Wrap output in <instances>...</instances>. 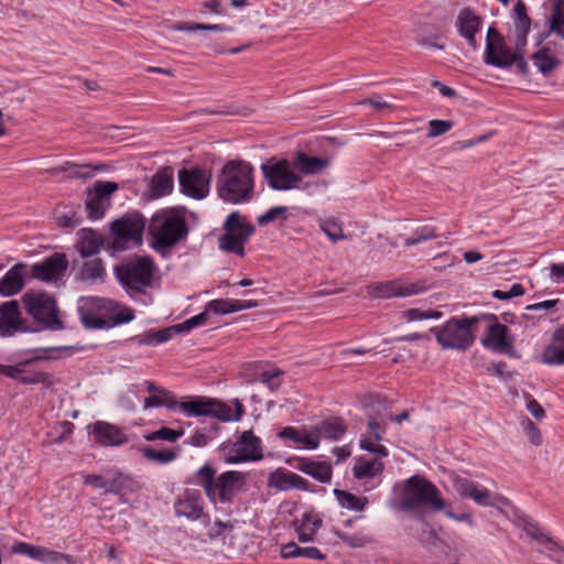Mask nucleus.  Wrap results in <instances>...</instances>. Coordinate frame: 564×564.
<instances>
[{
  "mask_svg": "<svg viewBox=\"0 0 564 564\" xmlns=\"http://www.w3.org/2000/svg\"><path fill=\"white\" fill-rule=\"evenodd\" d=\"M143 456L149 460H154L160 464H167L176 458V453L172 449L156 451L152 447H145L142 451Z\"/></svg>",
  "mask_w": 564,
  "mask_h": 564,
  "instance_id": "nucleus-55",
  "label": "nucleus"
},
{
  "mask_svg": "<svg viewBox=\"0 0 564 564\" xmlns=\"http://www.w3.org/2000/svg\"><path fill=\"white\" fill-rule=\"evenodd\" d=\"M253 172L249 162L242 159L228 161L221 169V176H251Z\"/></svg>",
  "mask_w": 564,
  "mask_h": 564,
  "instance_id": "nucleus-45",
  "label": "nucleus"
},
{
  "mask_svg": "<svg viewBox=\"0 0 564 564\" xmlns=\"http://www.w3.org/2000/svg\"><path fill=\"white\" fill-rule=\"evenodd\" d=\"M333 532L345 545L352 549L364 547L372 542V538L364 531L348 533L338 529H334Z\"/></svg>",
  "mask_w": 564,
  "mask_h": 564,
  "instance_id": "nucleus-42",
  "label": "nucleus"
},
{
  "mask_svg": "<svg viewBox=\"0 0 564 564\" xmlns=\"http://www.w3.org/2000/svg\"><path fill=\"white\" fill-rule=\"evenodd\" d=\"M180 186L184 195L203 199L210 191V178H180Z\"/></svg>",
  "mask_w": 564,
  "mask_h": 564,
  "instance_id": "nucleus-37",
  "label": "nucleus"
},
{
  "mask_svg": "<svg viewBox=\"0 0 564 564\" xmlns=\"http://www.w3.org/2000/svg\"><path fill=\"white\" fill-rule=\"evenodd\" d=\"M207 319H208V311L205 307V310L202 313L184 321L183 323L173 325V327H175V334L186 333V332L192 330L195 327L205 325L207 323Z\"/></svg>",
  "mask_w": 564,
  "mask_h": 564,
  "instance_id": "nucleus-52",
  "label": "nucleus"
},
{
  "mask_svg": "<svg viewBox=\"0 0 564 564\" xmlns=\"http://www.w3.org/2000/svg\"><path fill=\"white\" fill-rule=\"evenodd\" d=\"M532 59L538 69L543 74L550 73L558 64L556 58L547 54V50L536 52L533 54Z\"/></svg>",
  "mask_w": 564,
  "mask_h": 564,
  "instance_id": "nucleus-50",
  "label": "nucleus"
},
{
  "mask_svg": "<svg viewBox=\"0 0 564 564\" xmlns=\"http://www.w3.org/2000/svg\"><path fill=\"white\" fill-rule=\"evenodd\" d=\"M44 173L61 174L69 176H89L91 173H113L116 170L111 164H78L70 161H64L61 164L46 167Z\"/></svg>",
  "mask_w": 564,
  "mask_h": 564,
  "instance_id": "nucleus-21",
  "label": "nucleus"
},
{
  "mask_svg": "<svg viewBox=\"0 0 564 564\" xmlns=\"http://www.w3.org/2000/svg\"><path fill=\"white\" fill-rule=\"evenodd\" d=\"M224 229L225 234L218 240L219 249L242 257L245 245L253 235L254 227L239 212H232L227 216Z\"/></svg>",
  "mask_w": 564,
  "mask_h": 564,
  "instance_id": "nucleus-9",
  "label": "nucleus"
},
{
  "mask_svg": "<svg viewBox=\"0 0 564 564\" xmlns=\"http://www.w3.org/2000/svg\"><path fill=\"white\" fill-rule=\"evenodd\" d=\"M423 286L417 283H408L401 280H391L371 283L367 292L372 297L391 299L406 297L420 293Z\"/></svg>",
  "mask_w": 564,
  "mask_h": 564,
  "instance_id": "nucleus-17",
  "label": "nucleus"
},
{
  "mask_svg": "<svg viewBox=\"0 0 564 564\" xmlns=\"http://www.w3.org/2000/svg\"><path fill=\"white\" fill-rule=\"evenodd\" d=\"M11 552L26 555L41 563H56L61 560L69 561V556L66 554L22 541L15 542L11 547Z\"/></svg>",
  "mask_w": 564,
  "mask_h": 564,
  "instance_id": "nucleus-22",
  "label": "nucleus"
},
{
  "mask_svg": "<svg viewBox=\"0 0 564 564\" xmlns=\"http://www.w3.org/2000/svg\"><path fill=\"white\" fill-rule=\"evenodd\" d=\"M322 231L333 241L343 240L346 236L343 232L341 225L335 218H328L319 221Z\"/></svg>",
  "mask_w": 564,
  "mask_h": 564,
  "instance_id": "nucleus-49",
  "label": "nucleus"
},
{
  "mask_svg": "<svg viewBox=\"0 0 564 564\" xmlns=\"http://www.w3.org/2000/svg\"><path fill=\"white\" fill-rule=\"evenodd\" d=\"M480 319H494V315L453 317L442 327H432L431 332L444 349L466 350L475 341L473 328Z\"/></svg>",
  "mask_w": 564,
  "mask_h": 564,
  "instance_id": "nucleus-5",
  "label": "nucleus"
},
{
  "mask_svg": "<svg viewBox=\"0 0 564 564\" xmlns=\"http://www.w3.org/2000/svg\"><path fill=\"white\" fill-rule=\"evenodd\" d=\"M105 274L106 270L101 259L85 261L79 272L80 279L88 282L101 280Z\"/></svg>",
  "mask_w": 564,
  "mask_h": 564,
  "instance_id": "nucleus-44",
  "label": "nucleus"
},
{
  "mask_svg": "<svg viewBox=\"0 0 564 564\" xmlns=\"http://www.w3.org/2000/svg\"><path fill=\"white\" fill-rule=\"evenodd\" d=\"M144 227L145 219L138 213L127 214L112 221L110 228L113 235V249L126 250L131 245H140L142 242V232Z\"/></svg>",
  "mask_w": 564,
  "mask_h": 564,
  "instance_id": "nucleus-10",
  "label": "nucleus"
},
{
  "mask_svg": "<svg viewBox=\"0 0 564 564\" xmlns=\"http://www.w3.org/2000/svg\"><path fill=\"white\" fill-rule=\"evenodd\" d=\"M523 427H524V431H525L530 442L536 446L541 445L542 435H541V432L538 429V426L532 421L527 419V421L523 423Z\"/></svg>",
  "mask_w": 564,
  "mask_h": 564,
  "instance_id": "nucleus-61",
  "label": "nucleus"
},
{
  "mask_svg": "<svg viewBox=\"0 0 564 564\" xmlns=\"http://www.w3.org/2000/svg\"><path fill=\"white\" fill-rule=\"evenodd\" d=\"M524 531L525 533L533 540H535L536 542H539L541 545H543L545 543V541H547V535L544 534L538 524L535 523H527L524 525Z\"/></svg>",
  "mask_w": 564,
  "mask_h": 564,
  "instance_id": "nucleus-63",
  "label": "nucleus"
},
{
  "mask_svg": "<svg viewBox=\"0 0 564 564\" xmlns=\"http://www.w3.org/2000/svg\"><path fill=\"white\" fill-rule=\"evenodd\" d=\"M197 401L212 403V405H209V408H208L212 413L200 414V416H210V417H215L223 422H229V421L241 420V417L245 413L243 405L239 399L234 400V404H235V413L234 414H232L229 405H227L226 403H224L217 399L197 397Z\"/></svg>",
  "mask_w": 564,
  "mask_h": 564,
  "instance_id": "nucleus-26",
  "label": "nucleus"
},
{
  "mask_svg": "<svg viewBox=\"0 0 564 564\" xmlns=\"http://www.w3.org/2000/svg\"><path fill=\"white\" fill-rule=\"evenodd\" d=\"M360 448L370 453H376L381 457L388 456V449L383 445L377 444L375 441L369 438L360 440Z\"/></svg>",
  "mask_w": 564,
  "mask_h": 564,
  "instance_id": "nucleus-62",
  "label": "nucleus"
},
{
  "mask_svg": "<svg viewBox=\"0 0 564 564\" xmlns=\"http://www.w3.org/2000/svg\"><path fill=\"white\" fill-rule=\"evenodd\" d=\"M550 31L564 40V0H553L550 13Z\"/></svg>",
  "mask_w": 564,
  "mask_h": 564,
  "instance_id": "nucleus-43",
  "label": "nucleus"
},
{
  "mask_svg": "<svg viewBox=\"0 0 564 564\" xmlns=\"http://www.w3.org/2000/svg\"><path fill=\"white\" fill-rule=\"evenodd\" d=\"M151 247L158 252L164 253L176 243L186 239L188 226L184 216L173 208L156 212L149 224Z\"/></svg>",
  "mask_w": 564,
  "mask_h": 564,
  "instance_id": "nucleus-1",
  "label": "nucleus"
},
{
  "mask_svg": "<svg viewBox=\"0 0 564 564\" xmlns=\"http://www.w3.org/2000/svg\"><path fill=\"white\" fill-rule=\"evenodd\" d=\"M291 164L288 160L271 159L268 163L261 165L263 176L283 177L295 176L291 171Z\"/></svg>",
  "mask_w": 564,
  "mask_h": 564,
  "instance_id": "nucleus-41",
  "label": "nucleus"
},
{
  "mask_svg": "<svg viewBox=\"0 0 564 564\" xmlns=\"http://www.w3.org/2000/svg\"><path fill=\"white\" fill-rule=\"evenodd\" d=\"M403 494L399 509L404 512L416 513L422 508L432 511L445 510L446 502L440 489L421 475H413L403 482Z\"/></svg>",
  "mask_w": 564,
  "mask_h": 564,
  "instance_id": "nucleus-4",
  "label": "nucleus"
},
{
  "mask_svg": "<svg viewBox=\"0 0 564 564\" xmlns=\"http://www.w3.org/2000/svg\"><path fill=\"white\" fill-rule=\"evenodd\" d=\"M268 185L275 191L300 189L305 191L310 195L318 193L321 188H326L325 181H304V178H267Z\"/></svg>",
  "mask_w": 564,
  "mask_h": 564,
  "instance_id": "nucleus-29",
  "label": "nucleus"
},
{
  "mask_svg": "<svg viewBox=\"0 0 564 564\" xmlns=\"http://www.w3.org/2000/svg\"><path fill=\"white\" fill-rule=\"evenodd\" d=\"M139 489L138 482L129 475L119 470L107 473V491L111 494H128Z\"/></svg>",
  "mask_w": 564,
  "mask_h": 564,
  "instance_id": "nucleus-34",
  "label": "nucleus"
},
{
  "mask_svg": "<svg viewBox=\"0 0 564 564\" xmlns=\"http://www.w3.org/2000/svg\"><path fill=\"white\" fill-rule=\"evenodd\" d=\"M453 127V122L448 120L433 119L429 122V138H436L449 131Z\"/></svg>",
  "mask_w": 564,
  "mask_h": 564,
  "instance_id": "nucleus-60",
  "label": "nucleus"
},
{
  "mask_svg": "<svg viewBox=\"0 0 564 564\" xmlns=\"http://www.w3.org/2000/svg\"><path fill=\"white\" fill-rule=\"evenodd\" d=\"M68 268V260L65 253L55 252L41 262L31 267L30 275L45 283H57L63 279Z\"/></svg>",
  "mask_w": 564,
  "mask_h": 564,
  "instance_id": "nucleus-13",
  "label": "nucleus"
},
{
  "mask_svg": "<svg viewBox=\"0 0 564 564\" xmlns=\"http://www.w3.org/2000/svg\"><path fill=\"white\" fill-rule=\"evenodd\" d=\"M183 434H184L183 430L176 431V430H172L170 427H161L160 430L145 435L144 438L150 442L156 441V440L176 442Z\"/></svg>",
  "mask_w": 564,
  "mask_h": 564,
  "instance_id": "nucleus-58",
  "label": "nucleus"
},
{
  "mask_svg": "<svg viewBox=\"0 0 564 564\" xmlns=\"http://www.w3.org/2000/svg\"><path fill=\"white\" fill-rule=\"evenodd\" d=\"M437 235L435 232V228L429 225L423 226L417 231L413 232L411 237L405 239L404 245L406 247L417 245L420 242L434 239Z\"/></svg>",
  "mask_w": 564,
  "mask_h": 564,
  "instance_id": "nucleus-57",
  "label": "nucleus"
},
{
  "mask_svg": "<svg viewBox=\"0 0 564 564\" xmlns=\"http://www.w3.org/2000/svg\"><path fill=\"white\" fill-rule=\"evenodd\" d=\"M540 360L544 365H564V327L554 332L551 343L543 349Z\"/></svg>",
  "mask_w": 564,
  "mask_h": 564,
  "instance_id": "nucleus-31",
  "label": "nucleus"
},
{
  "mask_svg": "<svg viewBox=\"0 0 564 564\" xmlns=\"http://www.w3.org/2000/svg\"><path fill=\"white\" fill-rule=\"evenodd\" d=\"M486 42V64H490L499 68H508L516 65L519 73H528L529 65L523 57L520 44L517 45V51L513 53L511 48L506 45L499 32L492 26L487 31Z\"/></svg>",
  "mask_w": 564,
  "mask_h": 564,
  "instance_id": "nucleus-8",
  "label": "nucleus"
},
{
  "mask_svg": "<svg viewBox=\"0 0 564 564\" xmlns=\"http://www.w3.org/2000/svg\"><path fill=\"white\" fill-rule=\"evenodd\" d=\"M490 324L487 326L486 336L481 339L484 347L494 351L508 352L512 348V338L509 336V328L494 319H487Z\"/></svg>",
  "mask_w": 564,
  "mask_h": 564,
  "instance_id": "nucleus-20",
  "label": "nucleus"
},
{
  "mask_svg": "<svg viewBox=\"0 0 564 564\" xmlns=\"http://www.w3.org/2000/svg\"><path fill=\"white\" fill-rule=\"evenodd\" d=\"M155 263L150 257H137L120 263L115 268L119 283L130 294H143L153 282Z\"/></svg>",
  "mask_w": 564,
  "mask_h": 564,
  "instance_id": "nucleus-6",
  "label": "nucleus"
},
{
  "mask_svg": "<svg viewBox=\"0 0 564 564\" xmlns=\"http://www.w3.org/2000/svg\"><path fill=\"white\" fill-rule=\"evenodd\" d=\"M456 25L459 34L464 39H466V41L473 48H476L477 42L475 35L480 30L481 19L471 10L464 9L459 12L457 17Z\"/></svg>",
  "mask_w": 564,
  "mask_h": 564,
  "instance_id": "nucleus-30",
  "label": "nucleus"
},
{
  "mask_svg": "<svg viewBox=\"0 0 564 564\" xmlns=\"http://www.w3.org/2000/svg\"><path fill=\"white\" fill-rule=\"evenodd\" d=\"M402 315L406 322H416L424 319H438L443 316V313L435 310L422 311L420 308H409L402 312Z\"/></svg>",
  "mask_w": 564,
  "mask_h": 564,
  "instance_id": "nucleus-51",
  "label": "nucleus"
},
{
  "mask_svg": "<svg viewBox=\"0 0 564 564\" xmlns=\"http://www.w3.org/2000/svg\"><path fill=\"white\" fill-rule=\"evenodd\" d=\"M174 512L176 517H184L196 521L205 516L204 500L197 489H185L174 501Z\"/></svg>",
  "mask_w": 564,
  "mask_h": 564,
  "instance_id": "nucleus-19",
  "label": "nucleus"
},
{
  "mask_svg": "<svg viewBox=\"0 0 564 564\" xmlns=\"http://www.w3.org/2000/svg\"><path fill=\"white\" fill-rule=\"evenodd\" d=\"M175 334V327L169 326L162 329H150L142 334L135 335L131 338L135 344L140 346H156L169 341Z\"/></svg>",
  "mask_w": 564,
  "mask_h": 564,
  "instance_id": "nucleus-36",
  "label": "nucleus"
},
{
  "mask_svg": "<svg viewBox=\"0 0 564 564\" xmlns=\"http://www.w3.org/2000/svg\"><path fill=\"white\" fill-rule=\"evenodd\" d=\"M263 457L261 440L251 430L241 433L239 440L230 448L226 457L229 464H237L247 460H259Z\"/></svg>",
  "mask_w": 564,
  "mask_h": 564,
  "instance_id": "nucleus-14",
  "label": "nucleus"
},
{
  "mask_svg": "<svg viewBox=\"0 0 564 564\" xmlns=\"http://www.w3.org/2000/svg\"><path fill=\"white\" fill-rule=\"evenodd\" d=\"M22 384H43L45 388H52L54 380L52 375L44 371H28L24 368L21 377Z\"/></svg>",
  "mask_w": 564,
  "mask_h": 564,
  "instance_id": "nucleus-47",
  "label": "nucleus"
},
{
  "mask_svg": "<svg viewBox=\"0 0 564 564\" xmlns=\"http://www.w3.org/2000/svg\"><path fill=\"white\" fill-rule=\"evenodd\" d=\"M542 553L546 554L551 560L557 563H564V547L561 546L557 542H555L550 536L547 541L543 544Z\"/></svg>",
  "mask_w": 564,
  "mask_h": 564,
  "instance_id": "nucleus-59",
  "label": "nucleus"
},
{
  "mask_svg": "<svg viewBox=\"0 0 564 564\" xmlns=\"http://www.w3.org/2000/svg\"><path fill=\"white\" fill-rule=\"evenodd\" d=\"M347 431V425L339 417H332L328 420L322 421L315 427V432L318 437L337 441L339 440Z\"/></svg>",
  "mask_w": 564,
  "mask_h": 564,
  "instance_id": "nucleus-38",
  "label": "nucleus"
},
{
  "mask_svg": "<svg viewBox=\"0 0 564 564\" xmlns=\"http://www.w3.org/2000/svg\"><path fill=\"white\" fill-rule=\"evenodd\" d=\"M268 485L271 488H275L280 491H285L290 489H308V480L303 478L302 476L284 469H278L270 474L268 479Z\"/></svg>",
  "mask_w": 564,
  "mask_h": 564,
  "instance_id": "nucleus-27",
  "label": "nucleus"
},
{
  "mask_svg": "<svg viewBox=\"0 0 564 564\" xmlns=\"http://www.w3.org/2000/svg\"><path fill=\"white\" fill-rule=\"evenodd\" d=\"M21 300L26 313L45 329L65 328L55 299L46 292L29 290Z\"/></svg>",
  "mask_w": 564,
  "mask_h": 564,
  "instance_id": "nucleus-7",
  "label": "nucleus"
},
{
  "mask_svg": "<svg viewBox=\"0 0 564 564\" xmlns=\"http://www.w3.org/2000/svg\"><path fill=\"white\" fill-rule=\"evenodd\" d=\"M199 485L213 503H231L237 492L246 484V476L241 471L227 470L216 478V469L210 464L203 465L195 474Z\"/></svg>",
  "mask_w": 564,
  "mask_h": 564,
  "instance_id": "nucleus-2",
  "label": "nucleus"
},
{
  "mask_svg": "<svg viewBox=\"0 0 564 564\" xmlns=\"http://www.w3.org/2000/svg\"><path fill=\"white\" fill-rule=\"evenodd\" d=\"M288 218V207L276 206L267 210L264 214L258 216L257 223L259 226L263 227L270 223L276 220H285Z\"/></svg>",
  "mask_w": 564,
  "mask_h": 564,
  "instance_id": "nucleus-53",
  "label": "nucleus"
},
{
  "mask_svg": "<svg viewBox=\"0 0 564 564\" xmlns=\"http://www.w3.org/2000/svg\"><path fill=\"white\" fill-rule=\"evenodd\" d=\"M284 372L280 369L265 370L260 373V381L265 384L271 391L278 390L282 384V377Z\"/></svg>",
  "mask_w": 564,
  "mask_h": 564,
  "instance_id": "nucleus-56",
  "label": "nucleus"
},
{
  "mask_svg": "<svg viewBox=\"0 0 564 564\" xmlns=\"http://www.w3.org/2000/svg\"><path fill=\"white\" fill-rule=\"evenodd\" d=\"M84 484L96 489H105L107 491V477L105 476L88 474L84 477Z\"/></svg>",
  "mask_w": 564,
  "mask_h": 564,
  "instance_id": "nucleus-64",
  "label": "nucleus"
},
{
  "mask_svg": "<svg viewBox=\"0 0 564 564\" xmlns=\"http://www.w3.org/2000/svg\"><path fill=\"white\" fill-rule=\"evenodd\" d=\"M454 490L465 499H471L476 505L481 507L502 508L510 505L508 498L491 492L486 487L465 477L456 476L453 479Z\"/></svg>",
  "mask_w": 564,
  "mask_h": 564,
  "instance_id": "nucleus-11",
  "label": "nucleus"
},
{
  "mask_svg": "<svg viewBox=\"0 0 564 564\" xmlns=\"http://www.w3.org/2000/svg\"><path fill=\"white\" fill-rule=\"evenodd\" d=\"M78 313L83 325L90 329H109L134 318L131 308L120 307L110 300L99 297L86 300L78 307Z\"/></svg>",
  "mask_w": 564,
  "mask_h": 564,
  "instance_id": "nucleus-3",
  "label": "nucleus"
},
{
  "mask_svg": "<svg viewBox=\"0 0 564 564\" xmlns=\"http://www.w3.org/2000/svg\"><path fill=\"white\" fill-rule=\"evenodd\" d=\"M118 189L115 182H96L93 189L87 193L86 210L90 219L97 220L105 216L110 196Z\"/></svg>",
  "mask_w": 564,
  "mask_h": 564,
  "instance_id": "nucleus-15",
  "label": "nucleus"
},
{
  "mask_svg": "<svg viewBox=\"0 0 564 564\" xmlns=\"http://www.w3.org/2000/svg\"><path fill=\"white\" fill-rule=\"evenodd\" d=\"M173 189V178H151L149 197L156 199L169 195Z\"/></svg>",
  "mask_w": 564,
  "mask_h": 564,
  "instance_id": "nucleus-48",
  "label": "nucleus"
},
{
  "mask_svg": "<svg viewBox=\"0 0 564 564\" xmlns=\"http://www.w3.org/2000/svg\"><path fill=\"white\" fill-rule=\"evenodd\" d=\"M22 318L17 301H9L0 305V333L11 336L22 330Z\"/></svg>",
  "mask_w": 564,
  "mask_h": 564,
  "instance_id": "nucleus-28",
  "label": "nucleus"
},
{
  "mask_svg": "<svg viewBox=\"0 0 564 564\" xmlns=\"http://www.w3.org/2000/svg\"><path fill=\"white\" fill-rule=\"evenodd\" d=\"M93 435L101 446H120L128 442L122 429L105 421H97L93 424Z\"/></svg>",
  "mask_w": 564,
  "mask_h": 564,
  "instance_id": "nucleus-24",
  "label": "nucleus"
},
{
  "mask_svg": "<svg viewBox=\"0 0 564 564\" xmlns=\"http://www.w3.org/2000/svg\"><path fill=\"white\" fill-rule=\"evenodd\" d=\"M54 219L59 227L66 229H73L80 224V217L73 207L67 206L61 209H55Z\"/></svg>",
  "mask_w": 564,
  "mask_h": 564,
  "instance_id": "nucleus-46",
  "label": "nucleus"
},
{
  "mask_svg": "<svg viewBox=\"0 0 564 564\" xmlns=\"http://www.w3.org/2000/svg\"><path fill=\"white\" fill-rule=\"evenodd\" d=\"M382 470L383 464L379 459L359 457L352 468V475L356 479H366L380 475Z\"/></svg>",
  "mask_w": 564,
  "mask_h": 564,
  "instance_id": "nucleus-39",
  "label": "nucleus"
},
{
  "mask_svg": "<svg viewBox=\"0 0 564 564\" xmlns=\"http://www.w3.org/2000/svg\"><path fill=\"white\" fill-rule=\"evenodd\" d=\"M217 191L225 202L234 204L247 202L253 191V178H220Z\"/></svg>",
  "mask_w": 564,
  "mask_h": 564,
  "instance_id": "nucleus-18",
  "label": "nucleus"
},
{
  "mask_svg": "<svg viewBox=\"0 0 564 564\" xmlns=\"http://www.w3.org/2000/svg\"><path fill=\"white\" fill-rule=\"evenodd\" d=\"M212 403L197 401V397L188 401H176L171 397L152 394L144 399V408L166 406L169 410H178L187 416L198 417L200 414L212 413L208 409Z\"/></svg>",
  "mask_w": 564,
  "mask_h": 564,
  "instance_id": "nucleus-12",
  "label": "nucleus"
},
{
  "mask_svg": "<svg viewBox=\"0 0 564 564\" xmlns=\"http://www.w3.org/2000/svg\"><path fill=\"white\" fill-rule=\"evenodd\" d=\"M102 243V237L90 228H82L77 232L76 250L83 258L98 253Z\"/></svg>",
  "mask_w": 564,
  "mask_h": 564,
  "instance_id": "nucleus-32",
  "label": "nucleus"
},
{
  "mask_svg": "<svg viewBox=\"0 0 564 564\" xmlns=\"http://www.w3.org/2000/svg\"><path fill=\"white\" fill-rule=\"evenodd\" d=\"M206 308L214 314H230L237 312L236 300L218 299L213 300L206 304Z\"/></svg>",
  "mask_w": 564,
  "mask_h": 564,
  "instance_id": "nucleus-54",
  "label": "nucleus"
},
{
  "mask_svg": "<svg viewBox=\"0 0 564 564\" xmlns=\"http://www.w3.org/2000/svg\"><path fill=\"white\" fill-rule=\"evenodd\" d=\"M321 527L322 519L313 513H303L302 518L297 521L295 527L299 541L302 543L314 541L315 535Z\"/></svg>",
  "mask_w": 564,
  "mask_h": 564,
  "instance_id": "nucleus-35",
  "label": "nucleus"
},
{
  "mask_svg": "<svg viewBox=\"0 0 564 564\" xmlns=\"http://www.w3.org/2000/svg\"><path fill=\"white\" fill-rule=\"evenodd\" d=\"M334 496L339 506L348 510L362 511L368 505L367 497H359L346 490L334 489Z\"/></svg>",
  "mask_w": 564,
  "mask_h": 564,
  "instance_id": "nucleus-40",
  "label": "nucleus"
},
{
  "mask_svg": "<svg viewBox=\"0 0 564 564\" xmlns=\"http://www.w3.org/2000/svg\"><path fill=\"white\" fill-rule=\"evenodd\" d=\"M296 468L319 482L327 484L332 480L333 470L330 464L327 462H315L303 458L299 462Z\"/></svg>",
  "mask_w": 564,
  "mask_h": 564,
  "instance_id": "nucleus-33",
  "label": "nucleus"
},
{
  "mask_svg": "<svg viewBox=\"0 0 564 564\" xmlns=\"http://www.w3.org/2000/svg\"><path fill=\"white\" fill-rule=\"evenodd\" d=\"M30 275L28 265L24 263L14 264L1 279H0V294L2 296H12L18 294L25 285L26 279Z\"/></svg>",
  "mask_w": 564,
  "mask_h": 564,
  "instance_id": "nucleus-23",
  "label": "nucleus"
},
{
  "mask_svg": "<svg viewBox=\"0 0 564 564\" xmlns=\"http://www.w3.org/2000/svg\"><path fill=\"white\" fill-rule=\"evenodd\" d=\"M332 164V156L310 155L303 151H297L292 160L295 170L303 174H322L327 171Z\"/></svg>",
  "mask_w": 564,
  "mask_h": 564,
  "instance_id": "nucleus-25",
  "label": "nucleus"
},
{
  "mask_svg": "<svg viewBox=\"0 0 564 564\" xmlns=\"http://www.w3.org/2000/svg\"><path fill=\"white\" fill-rule=\"evenodd\" d=\"M68 349V347L59 346L44 348L41 347L28 350L25 351V354L30 355L29 358L20 360L19 362L12 366L0 365V375L6 376L21 383L22 372H24V368H26V366L35 361L57 359L58 356H56L55 352Z\"/></svg>",
  "mask_w": 564,
  "mask_h": 564,
  "instance_id": "nucleus-16",
  "label": "nucleus"
}]
</instances>
